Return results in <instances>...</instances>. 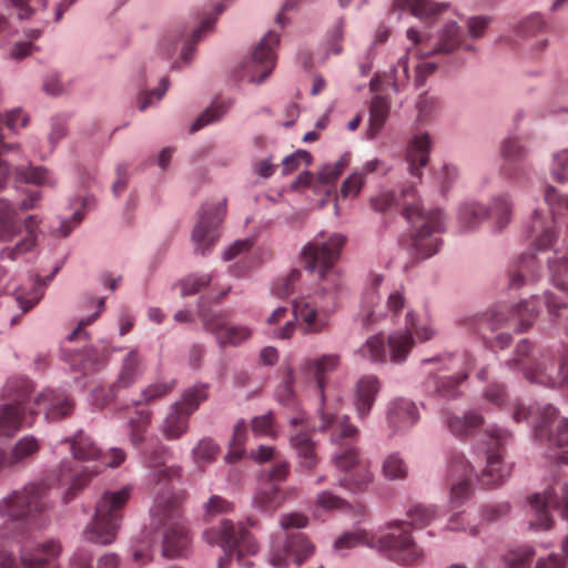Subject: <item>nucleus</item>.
Masks as SVG:
<instances>
[{"label":"nucleus","mask_w":568,"mask_h":568,"mask_svg":"<svg viewBox=\"0 0 568 568\" xmlns=\"http://www.w3.org/2000/svg\"><path fill=\"white\" fill-rule=\"evenodd\" d=\"M174 387V379L170 382H159L151 384L142 392V399H140L138 404H150L169 394Z\"/></svg>","instance_id":"obj_58"},{"label":"nucleus","mask_w":568,"mask_h":568,"mask_svg":"<svg viewBox=\"0 0 568 568\" xmlns=\"http://www.w3.org/2000/svg\"><path fill=\"white\" fill-rule=\"evenodd\" d=\"M474 366L475 357L468 352L448 356L446 358V368L448 371L460 369V372L457 371L453 375L443 378L429 376L426 382L427 388L440 396L454 397L457 386L468 377V373Z\"/></svg>","instance_id":"obj_20"},{"label":"nucleus","mask_w":568,"mask_h":568,"mask_svg":"<svg viewBox=\"0 0 568 568\" xmlns=\"http://www.w3.org/2000/svg\"><path fill=\"white\" fill-rule=\"evenodd\" d=\"M529 503L536 517L530 521V526L536 529H550L554 520L549 514V507L559 509L562 517L568 519V483L560 478H555L544 495H534Z\"/></svg>","instance_id":"obj_17"},{"label":"nucleus","mask_w":568,"mask_h":568,"mask_svg":"<svg viewBox=\"0 0 568 568\" xmlns=\"http://www.w3.org/2000/svg\"><path fill=\"white\" fill-rule=\"evenodd\" d=\"M39 449L40 443L36 437H22L14 444L11 452L9 453L12 466L16 467L18 465L23 464L29 458L33 457L39 452Z\"/></svg>","instance_id":"obj_44"},{"label":"nucleus","mask_w":568,"mask_h":568,"mask_svg":"<svg viewBox=\"0 0 568 568\" xmlns=\"http://www.w3.org/2000/svg\"><path fill=\"white\" fill-rule=\"evenodd\" d=\"M226 213V200L217 203H205L202 206L199 222L194 226L192 239L195 242V250L202 255L206 254L209 247L214 243L215 229L222 223Z\"/></svg>","instance_id":"obj_22"},{"label":"nucleus","mask_w":568,"mask_h":568,"mask_svg":"<svg viewBox=\"0 0 568 568\" xmlns=\"http://www.w3.org/2000/svg\"><path fill=\"white\" fill-rule=\"evenodd\" d=\"M419 418L416 405L408 399L398 398L389 403L387 422L396 432L405 430L414 426Z\"/></svg>","instance_id":"obj_30"},{"label":"nucleus","mask_w":568,"mask_h":568,"mask_svg":"<svg viewBox=\"0 0 568 568\" xmlns=\"http://www.w3.org/2000/svg\"><path fill=\"white\" fill-rule=\"evenodd\" d=\"M251 426L255 436L276 437L274 415L272 412L254 417Z\"/></svg>","instance_id":"obj_57"},{"label":"nucleus","mask_w":568,"mask_h":568,"mask_svg":"<svg viewBox=\"0 0 568 568\" xmlns=\"http://www.w3.org/2000/svg\"><path fill=\"white\" fill-rule=\"evenodd\" d=\"M313 552L314 545L304 534H291L282 546L272 547L270 561L277 568L284 567L291 561L300 566Z\"/></svg>","instance_id":"obj_24"},{"label":"nucleus","mask_w":568,"mask_h":568,"mask_svg":"<svg viewBox=\"0 0 568 568\" xmlns=\"http://www.w3.org/2000/svg\"><path fill=\"white\" fill-rule=\"evenodd\" d=\"M40 224V219L37 215H28L22 222L23 236L11 246H4L0 251V261H18L24 254L34 250L37 245V229Z\"/></svg>","instance_id":"obj_29"},{"label":"nucleus","mask_w":568,"mask_h":568,"mask_svg":"<svg viewBox=\"0 0 568 568\" xmlns=\"http://www.w3.org/2000/svg\"><path fill=\"white\" fill-rule=\"evenodd\" d=\"M486 216L493 221L496 229H504L511 216V204L508 197L506 195L496 197L489 211L480 204L467 203L462 205L458 212V221L464 231L475 229Z\"/></svg>","instance_id":"obj_19"},{"label":"nucleus","mask_w":568,"mask_h":568,"mask_svg":"<svg viewBox=\"0 0 568 568\" xmlns=\"http://www.w3.org/2000/svg\"><path fill=\"white\" fill-rule=\"evenodd\" d=\"M445 6L432 0H413L410 3L412 13L418 18H430L443 11Z\"/></svg>","instance_id":"obj_63"},{"label":"nucleus","mask_w":568,"mask_h":568,"mask_svg":"<svg viewBox=\"0 0 568 568\" xmlns=\"http://www.w3.org/2000/svg\"><path fill=\"white\" fill-rule=\"evenodd\" d=\"M381 281V277L375 278L373 287L368 292H366L363 297L362 307L358 316L364 327H368L369 325L376 323L383 316L382 312H377L375 310L379 301L376 287L379 285Z\"/></svg>","instance_id":"obj_40"},{"label":"nucleus","mask_w":568,"mask_h":568,"mask_svg":"<svg viewBox=\"0 0 568 568\" xmlns=\"http://www.w3.org/2000/svg\"><path fill=\"white\" fill-rule=\"evenodd\" d=\"M331 311L318 307L308 300H300L294 303V318H298L304 325V332L307 334H318L326 331L329 326Z\"/></svg>","instance_id":"obj_27"},{"label":"nucleus","mask_w":568,"mask_h":568,"mask_svg":"<svg viewBox=\"0 0 568 568\" xmlns=\"http://www.w3.org/2000/svg\"><path fill=\"white\" fill-rule=\"evenodd\" d=\"M486 466L481 471L480 483L494 487L503 484L510 475V466L503 462V456L505 446L511 442L513 435L506 429L493 427L486 432Z\"/></svg>","instance_id":"obj_16"},{"label":"nucleus","mask_w":568,"mask_h":568,"mask_svg":"<svg viewBox=\"0 0 568 568\" xmlns=\"http://www.w3.org/2000/svg\"><path fill=\"white\" fill-rule=\"evenodd\" d=\"M403 215L412 225V247L419 258L435 255L440 246L438 237L444 232V216L440 210L425 211L416 199L414 186L403 190Z\"/></svg>","instance_id":"obj_2"},{"label":"nucleus","mask_w":568,"mask_h":568,"mask_svg":"<svg viewBox=\"0 0 568 568\" xmlns=\"http://www.w3.org/2000/svg\"><path fill=\"white\" fill-rule=\"evenodd\" d=\"M288 474L290 463L285 459L277 458L275 459V464L270 469L262 471L261 478L270 484L281 483L286 480Z\"/></svg>","instance_id":"obj_60"},{"label":"nucleus","mask_w":568,"mask_h":568,"mask_svg":"<svg viewBox=\"0 0 568 568\" xmlns=\"http://www.w3.org/2000/svg\"><path fill=\"white\" fill-rule=\"evenodd\" d=\"M220 453L219 445L211 438H202L192 450L194 463L203 470L204 466L213 463Z\"/></svg>","instance_id":"obj_47"},{"label":"nucleus","mask_w":568,"mask_h":568,"mask_svg":"<svg viewBox=\"0 0 568 568\" xmlns=\"http://www.w3.org/2000/svg\"><path fill=\"white\" fill-rule=\"evenodd\" d=\"M362 358L373 363H384L387 358L385 341L382 335L371 336L357 351Z\"/></svg>","instance_id":"obj_46"},{"label":"nucleus","mask_w":568,"mask_h":568,"mask_svg":"<svg viewBox=\"0 0 568 568\" xmlns=\"http://www.w3.org/2000/svg\"><path fill=\"white\" fill-rule=\"evenodd\" d=\"M430 146L432 141L427 133L417 134L410 141L406 161L412 176L422 178V169L428 163Z\"/></svg>","instance_id":"obj_31"},{"label":"nucleus","mask_w":568,"mask_h":568,"mask_svg":"<svg viewBox=\"0 0 568 568\" xmlns=\"http://www.w3.org/2000/svg\"><path fill=\"white\" fill-rule=\"evenodd\" d=\"M534 434L550 458L568 464V418L560 417L557 408L550 404L538 408Z\"/></svg>","instance_id":"obj_15"},{"label":"nucleus","mask_w":568,"mask_h":568,"mask_svg":"<svg viewBox=\"0 0 568 568\" xmlns=\"http://www.w3.org/2000/svg\"><path fill=\"white\" fill-rule=\"evenodd\" d=\"M229 106L223 104H214L206 109L192 124L191 132H196L205 125L217 121L227 111Z\"/></svg>","instance_id":"obj_61"},{"label":"nucleus","mask_w":568,"mask_h":568,"mask_svg":"<svg viewBox=\"0 0 568 568\" xmlns=\"http://www.w3.org/2000/svg\"><path fill=\"white\" fill-rule=\"evenodd\" d=\"M481 424V415L474 410L466 413L464 416L450 414L446 416V425L455 436H468Z\"/></svg>","instance_id":"obj_38"},{"label":"nucleus","mask_w":568,"mask_h":568,"mask_svg":"<svg viewBox=\"0 0 568 568\" xmlns=\"http://www.w3.org/2000/svg\"><path fill=\"white\" fill-rule=\"evenodd\" d=\"M297 495L296 488L282 489L278 486L270 485L262 487L254 496V506L264 513H274L286 498Z\"/></svg>","instance_id":"obj_33"},{"label":"nucleus","mask_w":568,"mask_h":568,"mask_svg":"<svg viewBox=\"0 0 568 568\" xmlns=\"http://www.w3.org/2000/svg\"><path fill=\"white\" fill-rule=\"evenodd\" d=\"M568 335V326L566 327ZM532 345L528 339H521L515 349L514 358L506 362L510 369L521 371L525 378L547 387L562 386L568 388V354L559 365L549 352H542L538 357H530Z\"/></svg>","instance_id":"obj_3"},{"label":"nucleus","mask_w":568,"mask_h":568,"mask_svg":"<svg viewBox=\"0 0 568 568\" xmlns=\"http://www.w3.org/2000/svg\"><path fill=\"white\" fill-rule=\"evenodd\" d=\"M32 392V382L26 377H13L6 383L2 393L6 403L0 405V436L12 437L23 426H32L37 413L31 406Z\"/></svg>","instance_id":"obj_8"},{"label":"nucleus","mask_w":568,"mask_h":568,"mask_svg":"<svg viewBox=\"0 0 568 568\" xmlns=\"http://www.w3.org/2000/svg\"><path fill=\"white\" fill-rule=\"evenodd\" d=\"M73 471L72 463L64 460L60 464L59 474L55 478H48L38 483H31L22 490H16L0 503V514L12 520H21L33 513L43 511L47 507L44 501L47 491L54 483L61 484L63 477Z\"/></svg>","instance_id":"obj_10"},{"label":"nucleus","mask_w":568,"mask_h":568,"mask_svg":"<svg viewBox=\"0 0 568 568\" xmlns=\"http://www.w3.org/2000/svg\"><path fill=\"white\" fill-rule=\"evenodd\" d=\"M345 242L346 237L339 233L331 234L327 237L318 234L302 250L305 267L311 272L318 273L322 288L326 293L335 292L341 284L335 264L341 256Z\"/></svg>","instance_id":"obj_7"},{"label":"nucleus","mask_w":568,"mask_h":568,"mask_svg":"<svg viewBox=\"0 0 568 568\" xmlns=\"http://www.w3.org/2000/svg\"><path fill=\"white\" fill-rule=\"evenodd\" d=\"M389 113V103L386 98L376 95L373 98L369 110L371 131L373 135L384 125Z\"/></svg>","instance_id":"obj_50"},{"label":"nucleus","mask_w":568,"mask_h":568,"mask_svg":"<svg viewBox=\"0 0 568 568\" xmlns=\"http://www.w3.org/2000/svg\"><path fill=\"white\" fill-rule=\"evenodd\" d=\"M16 173L18 180L26 183L51 184L49 172L40 166H20L17 168Z\"/></svg>","instance_id":"obj_54"},{"label":"nucleus","mask_w":568,"mask_h":568,"mask_svg":"<svg viewBox=\"0 0 568 568\" xmlns=\"http://www.w3.org/2000/svg\"><path fill=\"white\" fill-rule=\"evenodd\" d=\"M247 438V425L244 420H240L234 426L233 436L230 443V452L226 455V460L235 463L243 456L244 445Z\"/></svg>","instance_id":"obj_49"},{"label":"nucleus","mask_w":568,"mask_h":568,"mask_svg":"<svg viewBox=\"0 0 568 568\" xmlns=\"http://www.w3.org/2000/svg\"><path fill=\"white\" fill-rule=\"evenodd\" d=\"M0 291L4 293H14V301L23 313L31 310L41 297V294L38 292H34L31 298L24 297L23 294L19 292L18 287L12 284L11 280L8 277V272L2 266H0Z\"/></svg>","instance_id":"obj_45"},{"label":"nucleus","mask_w":568,"mask_h":568,"mask_svg":"<svg viewBox=\"0 0 568 568\" xmlns=\"http://www.w3.org/2000/svg\"><path fill=\"white\" fill-rule=\"evenodd\" d=\"M463 34L458 24L448 22L443 29L435 52L449 53L462 45Z\"/></svg>","instance_id":"obj_48"},{"label":"nucleus","mask_w":568,"mask_h":568,"mask_svg":"<svg viewBox=\"0 0 568 568\" xmlns=\"http://www.w3.org/2000/svg\"><path fill=\"white\" fill-rule=\"evenodd\" d=\"M545 201L551 215L547 216L535 211L525 230L536 253L544 252L552 245L557 239L556 219L568 211V196L559 194L552 186L547 187Z\"/></svg>","instance_id":"obj_14"},{"label":"nucleus","mask_w":568,"mask_h":568,"mask_svg":"<svg viewBox=\"0 0 568 568\" xmlns=\"http://www.w3.org/2000/svg\"><path fill=\"white\" fill-rule=\"evenodd\" d=\"M119 390H121V388L115 386V383L111 384L108 387H97L91 393V403L98 408H103L109 403L115 399Z\"/></svg>","instance_id":"obj_62"},{"label":"nucleus","mask_w":568,"mask_h":568,"mask_svg":"<svg viewBox=\"0 0 568 568\" xmlns=\"http://www.w3.org/2000/svg\"><path fill=\"white\" fill-rule=\"evenodd\" d=\"M131 496V487L125 486L116 491L106 490L95 504L91 523L83 530L88 541L112 544L121 526L123 509Z\"/></svg>","instance_id":"obj_9"},{"label":"nucleus","mask_w":568,"mask_h":568,"mask_svg":"<svg viewBox=\"0 0 568 568\" xmlns=\"http://www.w3.org/2000/svg\"><path fill=\"white\" fill-rule=\"evenodd\" d=\"M351 155L343 154L336 162L325 164L318 172V179L324 184L335 182L349 165Z\"/></svg>","instance_id":"obj_53"},{"label":"nucleus","mask_w":568,"mask_h":568,"mask_svg":"<svg viewBox=\"0 0 568 568\" xmlns=\"http://www.w3.org/2000/svg\"><path fill=\"white\" fill-rule=\"evenodd\" d=\"M371 548L405 567L417 566L425 557L424 549L414 540L405 520L388 523L384 530L373 534Z\"/></svg>","instance_id":"obj_11"},{"label":"nucleus","mask_w":568,"mask_h":568,"mask_svg":"<svg viewBox=\"0 0 568 568\" xmlns=\"http://www.w3.org/2000/svg\"><path fill=\"white\" fill-rule=\"evenodd\" d=\"M300 277L301 271L297 268L292 270L273 285V294L278 297H288L294 292L295 284L300 281Z\"/></svg>","instance_id":"obj_59"},{"label":"nucleus","mask_w":568,"mask_h":568,"mask_svg":"<svg viewBox=\"0 0 568 568\" xmlns=\"http://www.w3.org/2000/svg\"><path fill=\"white\" fill-rule=\"evenodd\" d=\"M31 406L37 410L36 415L42 412L50 422L59 420L73 410V402L69 395L54 389H45L40 393Z\"/></svg>","instance_id":"obj_26"},{"label":"nucleus","mask_w":568,"mask_h":568,"mask_svg":"<svg viewBox=\"0 0 568 568\" xmlns=\"http://www.w3.org/2000/svg\"><path fill=\"white\" fill-rule=\"evenodd\" d=\"M200 317L204 328L215 335L221 347L237 346L252 336V331L247 326L229 325L222 314L201 312Z\"/></svg>","instance_id":"obj_25"},{"label":"nucleus","mask_w":568,"mask_h":568,"mask_svg":"<svg viewBox=\"0 0 568 568\" xmlns=\"http://www.w3.org/2000/svg\"><path fill=\"white\" fill-rule=\"evenodd\" d=\"M141 374V356L138 351L132 349L122 359L121 369L114 382L115 386L121 389L128 388L136 382Z\"/></svg>","instance_id":"obj_36"},{"label":"nucleus","mask_w":568,"mask_h":568,"mask_svg":"<svg viewBox=\"0 0 568 568\" xmlns=\"http://www.w3.org/2000/svg\"><path fill=\"white\" fill-rule=\"evenodd\" d=\"M534 556L535 549L531 546L513 549L504 558V568H529Z\"/></svg>","instance_id":"obj_51"},{"label":"nucleus","mask_w":568,"mask_h":568,"mask_svg":"<svg viewBox=\"0 0 568 568\" xmlns=\"http://www.w3.org/2000/svg\"><path fill=\"white\" fill-rule=\"evenodd\" d=\"M280 37L274 31H268L254 49L251 60L245 64V74L250 82L262 83L275 67V48Z\"/></svg>","instance_id":"obj_21"},{"label":"nucleus","mask_w":568,"mask_h":568,"mask_svg":"<svg viewBox=\"0 0 568 568\" xmlns=\"http://www.w3.org/2000/svg\"><path fill=\"white\" fill-rule=\"evenodd\" d=\"M207 397L209 385L195 384L186 388L182 394L181 400L174 403V405H180V408L191 416Z\"/></svg>","instance_id":"obj_43"},{"label":"nucleus","mask_w":568,"mask_h":568,"mask_svg":"<svg viewBox=\"0 0 568 568\" xmlns=\"http://www.w3.org/2000/svg\"><path fill=\"white\" fill-rule=\"evenodd\" d=\"M538 314V301L536 297H531L510 307L498 305L483 314L475 315L466 321V326L484 338H487L488 332L493 333L504 327L523 333L532 326Z\"/></svg>","instance_id":"obj_6"},{"label":"nucleus","mask_w":568,"mask_h":568,"mask_svg":"<svg viewBox=\"0 0 568 568\" xmlns=\"http://www.w3.org/2000/svg\"><path fill=\"white\" fill-rule=\"evenodd\" d=\"M203 536L210 545H219L224 551V556L217 561L219 568H229L235 552L241 566L248 568L253 565L244 555H255L258 546L241 524L234 525L231 520L224 519L219 527L206 529Z\"/></svg>","instance_id":"obj_12"},{"label":"nucleus","mask_w":568,"mask_h":568,"mask_svg":"<svg viewBox=\"0 0 568 568\" xmlns=\"http://www.w3.org/2000/svg\"><path fill=\"white\" fill-rule=\"evenodd\" d=\"M150 423V413L148 410L135 412L129 420L131 430V442L133 445H139L144 440V433Z\"/></svg>","instance_id":"obj_55"},{"label":"nucleus","mask_w":568,"mask_h":568,"mask_svg":"<svg viewBox=\"0 0 568 568\" xmlns=\"http://www.w3.org/2000/svg\"><path fill=\"white\" fill-rule=\"evenodd\" d=\"M379 392V381L375 375L363 376L356 384L355 408L359 418H365Z\"/></svg>","instance_id":"obj_34"},{"label":"nucleus","mask_w":568,"mask_h":568,"mask_svg":"<svg viewBox=\"0 0 568 568\" xmlns=\"http://www.w3.org/2000/svg\"><path fill=\"white\" fill-rule=\"evenodd\" d=\"M170 450L163 445H156L145 453V465L151 470L150 478L155 484H161L181 476L179 466H166Z\"/></svg>","instance_id":"obj_28"},{"label":"nucleus","mask_w":568,"mask_h":568,"mask_svg":"<svg viewBox=\"0 0 568 568\" xmlns=\"http://www.w3.org/2000/svg\"><path fill=\"white\" fill-rule=\"evenodd\" d=\"M371 541H373V534L358 529L356 531H347L341 535L335 540L333 548L336 554L345 556L347 550L361 545L371 548Z\"/></svg>","instance_id":"obj_41"},{"label":"nucleus","mask_w":568,"mask_h":568,"mask_svg":"<svg viewBox=\"0 0 568 568\" xmlns=\"http://www.w3.org/2000/svg\"><path fill=\"white\" fill-rule=\"evenodd\" d=\"M291 444L297 452L301 467L312 470L318 464V457L315 453V443L311 438L308 432H300L292 436Z\"/></svg>","instance_id":"obj_35"},{"label":"nucleus","mask_w":568,"mask_h":568,"mask_svg":"<svg viewBox=\"0 0 568 568\" xmlns=\"http://www.w3.org/2000/svg\"><path fill=\"white\" fill-rule=\"evenodd\" d=\"M341 365L338 354H324L307 358L301 364L305 377L315 383L321 396V419L318 430L331 432V442L336 445L333 464L343 474L338 485L349 490L363 489L372 481V473L365 460L359 457L356 446L359 432L349 423L346 415H338L327 403L325 387L329 374Z\"/></svg>","instance_id":"obj_1"},{"label":"nucleus","mask_w":568,"mask_h":568,"mask_svg":"<svg viewBox=\"0 0 568 568\" xmlns=\"http://www.w3.org/2000/svg\"><path fill=\"white\" fill-rule=\"evenodd\" d=\"M12 538L0 534V568H59L58 559L62 552L59 540L50 539L41 544L26 541L20 547L17 560L9 548Z\"/></svg>","instance_id":"obj_13"},{"label":"nucleus","mask_w":568,"mask_h":568,"mask_svg":"<svg viewBox=\"0 0 568 568\" xmlns=\"http://www.w3.org/2000/svg\"><path fill=\"white\" fill-rule=\"evenodd\" d=\"M65 443L70 444L72 456L77 460H95L99 462V465L92 468L83 467L73 475L69 487L62 496L64 503L71 501L105 467H118L125 460V453L122 449L112 448L109 453L103 454L93 440L82 432H79L71 438H67Z\"/></svg>","instance_id":"obj_4"},{"label":"nucleus","mask_w":568,"mask_h":568,"mask_svg":"<svg viewBox=\"0 0 568 568\" xmlns=\"http://www.w3.org/2000/svg\"><path fill=\"white\" fill-rule=\"evenodd\" d=\"M413 334L418 341L426 342L433 338L434 329L427 323H422L414 312H407L406 329L392 333L387 339L392 363L399 364L406 361L415 344Z\"/></svg>","instance_id":"obj_18"},{"label":"nucleus","mask_w":568,"mask_h":568,"mask_svg":"<svg viewBox=\"0 0 568 568\" xmlns=\"http://www.w3.org/2000/svg\"><path fill=\"white\" fill-rule=\"evenodd\" d=\"M436 516V509L433 506H425L422 504L414 505L407 510L408 527L413 526L418 529L427 526Z\"/></svg>","instance_id":"obj_52"},{"label":"nucleus","mask_w":568,"mask_h":568,"mask_svg":"<svg viewBox=\"0 0 568 568\" xmlns=\"http://www.w3.org/2000/svg\"><path fill=\"white\" fill-rule=\"evenodd\" d=\"M190 415L180 408V405H172L170 413L162 424V433L169 440L180 438L189 428Z\"/></svg>","instance_id":"obj_37"},{"label":"nucleus","mask_w":568,"mask_h":568,"mask_svg":"<svg viewBox=\"0 0 568 568\" xmlns=\"http://www.w3.org/2000/svg\"><path fill=\"white\" fill-rule=\"evenodd\" d=\"M22 233V220L16 205L0 197V243L12 242Z\"/></svg>","instance_id":"obj_32"},{"label":"nucleus","mask_w":568,"mask_h":568,"mask_svg":"<svg viewBox=\"0 0 568 568\" xmlns=\"http://www.w3.org/2000/svg\"><path fill=\"white\" fill-rule=\"evenodd\" d=\"M182 498L165 491L154 499L151 508L153 520L161 529L163 556L174 558L184 555L190 538L181 518Z\"/></svg>","instance_id":"obj_5"},{"label":"nucleus","mask_w":568,"mask_h":568,"mask_svg":"<svg viewBox=\"0 0 568 568\" xmlns=\"http://www.w3.org/2000/svg\"><path fill=\"white\" fill-rule=\"evenodd\" d=\"M474 468L460 454L453 455L448 468L449 501L459 506L473 493Z\"/></svg>","instance_id":"obj_23"},{"label":"nucleus","mask_w":568,"mask_h":568,"mask_svg":"<svg viewBox=\"0 0 568 568\" xmlns=\"http://www.w3.org/2000/svg\"><path fill=\"white\" fill-rule=\"evenodd\" d=\"M526 276L531 281L538 278L537 257L535 254L523 255L518 265L509 271V286L513 288L521 287Z\"/></svg>","instance_id":"obj_39"},{"label":"nucleus","mask_w":568,"mask_h":568,"mask_svg":"<svg viewBox=\"0 0 568 568\" xmlns=\"http://www.w3.org/2000/svg\"><path fill=\"white\" fill-rule=\"evenodd\" d=\"M383 474L389 480L404 479L407 476V466L397 454H390L383 463Z\"/></svg>","instance_id":"obj_56"},{"label":"nucleus","mask_w":568,"mask_h":568,"mask_svg":"<svg viewBox=\"0 0 568 568\" xmlns=\"http://www.w3.org/2000/svg\"><path fill=\"white\" fill-rule=\"evenodd\" d=\"M548 271L551 284L560 290L568 297V258L566 255H559L555 252V256L548 260Z\"/></svg>","instance_id":"obj_42"},{"label":"nucleus","mask_w":568,"mask_h":568,"mask_svg":"<svg viewBox=\"0 0 568 568\" xmlns=\"http://www.w3.org/2000/svg\"><path fill=\"white\" fill-rule=\"evenodd\" d=\"M501 155L507 162H517L527 155V150L515 139H507L501 145Z\"/></svg>","instance_id":"obj_64"}]
</instances>
